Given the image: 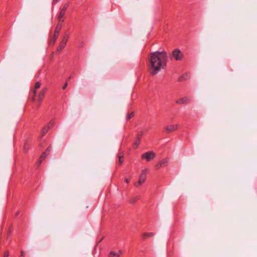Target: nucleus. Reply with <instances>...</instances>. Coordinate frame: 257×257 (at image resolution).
<instances>
[{
  "mask_svg": "<svg viewBox=\"0 0 257 257\" xmlns=\"http://www.w3.org/2000/svg\"><path fill=\"white\" fill-rule=\"evenodd\" d=\"M178 128V125L171 124L168 125L166 127L165 131L166 133H170L171 132H173Z\"/></svg>",
  "mask_w": 257,
  "mask_h": 257,
  "instance_id": "9d476101",
  "label": "nucleus"
},
{
  "mask_svg": "<svg viewBox=\"0 0 257 257\" xmlns=\"http://www.w3.org/2000/svg\"><path fill=\"white\" fill-rule=\"evenodd\" d=\"M121 251L119 250L118 252L111 251L109 254L108 257H120Z\"/></svg>",
  "mask_w": 257,
  "mask_h": 257,
  "instance_id": "2eb2a0df",
  "label": "nucleus"
},
{
  "mask_svg": "<svg viewBox=\"0 0 257 257\" xmlns=\"http://www.w3.org/2000/svg\"><path fill=\"white\" fill-rule=\"evenodd\" d=\"M9 255V251H6L4 253V257H8Z\"/></svg>",
  "mask_w": 257,
  "mask_h": 257,
  "instance_id": "bb28decb",
  "label": "nucleus"
},
{
  "mask_svg": "<svg viewBox=\"0 0 257 257\" xmlns=\"http://www.w3.org/2000/svg\"><path fill=\"white\" fill-rule=\"evenodd\" d=\"M83 45H84L83 42H82V43L80 44V45L79 46V47H83Z\"/></svg>",
  "mask_w": 257,
  "mask_h": 257,
  "instance_id": "7c9ffc66",
  "label": "nucleus"
},
{
  "mask_svg": "<svg viewBox=\"0 0 257 257\" xmlns=\"http://www.w3.org/2000/svg\"><path fill=\"white\" fill-rule=\"evenodd\" d=\"M148 172V170L147 169L142 170V173L140 176L138 182L134 183V185L136 187H139L140 186L142 185L145 182L147 178V174Z\"/></svg>",
  "mask_w": 257,
  "mask_h": 257,
  "instance_id": "f03ea898",
  "label": "nucleus"
},
{
  "mask_svg": "<svg viewBox=\"0 0 257 257\" xmlns=\"http://www.w3.org/2000/svg\"><path fill=\"white\" fill-rule=\"evenodd\" d=\"M65 13L63 12H61V11L60 12L58 16V23H60V24H63V23L64 21V17L65 15Z\"/></svg>",
  "mask_w": 257,
  "mask_h": 257,
  "instance_id": "4468645a",
  "label": "nucleus"
},
{
  "mask_svg": "<svg viewBox=\"0 0 257 257\" xmlns=\"http://www.w3.org/2000/svg\"><path fill=\"white\" fill-rule=\"evenodd\" d=\"M68 6H69V4L68 3H66L63 6L62 8L61 9L60 11L63 12H64L65 13V11L67 10V9L68 8Z\"/></svg>",
  "mask_w": 257,
  "mask_h": 257,
  "instance_id": "393cba45",
  "label": "nucleus"
},
{
  "mask_svg": "<svg viewBox=\"0 0 257 257\" xmlns=\"http://www.w3.org/2000/svg\"><path fill=\"white\" fill-rule=\"evenodd\" d=\"M172 57L176 61H181L183 58V54L180 49L176 48L172 51Z\"/></svg>",
  "mask_w": 257,
  "mask_h": 257,
  "instance_id": "7ed1b4c3",
  "label": "nucleus"
},
{
  "mask_svg": "<svg viewBox=\"0 0 257 257\" xmlns=\"http://www.w3.org/2000/svg\"><path fill=\"white\" fill-rule=\"evenodd\" d=\"M188 74H185L184 75H183L181 77H180L179 78V80L180 81H182L183 80L187 79L188 78Z\"/></svg>",
  "mask_w": 257,
  "mask_h": 257,
  "instance_id": "b1692460",
  "label": "nucleus"
},
{
  "mask_svg": "<svg viewBox=\"0 0 257 257\" xmlns=\"http://www.w3.org/2000/svg\"><path fill=\"white\" fill-rule=\"evenodd\" d=\"M51 147H49L47 148L45 152L41 154L39 160L38 162V166H39L41 164L43 160H44L46 158V157L49 154V153L51 152Z\"/></svg>",
  "mask_w": 257,
  "mask_h": 257,
  "instance_id": "423d86ee",
  "label": "nucleus"
},
{
  "mask_svg": "<svg viewBox=\"0 0 257 257\" xmlns=\"http://www.w3.org/2000/svg\"><path fill=\"white\" fill-rule=\"evenodd\" d=\"M140 142H141V139L136 137L135 141L134 142V145L136 146V149L139 147Z\"/></svg>",
  "mask_w": 257,
  "mask_h": 257,
  "instance_id": "5701e85b",
  "label": "nucleus"
},
{
  "mask_svg": "<svg viewBox=\"0 0 257 257\" xmlns=\"http://www.w3.org/2000/svg\"><path fill=\"white\" fill-rule=\"evenodd\" d=\"M117 157L119 159V163L120 164H121L123 162V153L122 152L119 151L118 153Z\"/></svg>",
  "mask_w": 257,
  "mask_h": 257,
  "instance_id": "a211bd4d",
  "label": "nucleus"
},
{
  "mask_svg": "<svg viewBox=\"0 0 257 257\" xmlns=\"http://www.w3.org/2000/svg\"><path fill=\"white\" fill-rule=\"evenodd\" d=\"M134 116V113L133 112L131 113H128V114L126 115V119L129 120L131 119L132 117H133Z\"/></svg>",
  "mask_w": 257,
  "mask_h": 257,
  "instance_id": "a878e982",
  "label": "nucleus"
},
{
  "mask_svg": "<svg viewBox=\"0 0 257 257\" xmlns=\"http://www.w3.org/2000/svg\"><path fill=\"white\" fill-rule=\"evenodd\" d=\"M47 91V88L44 87L42 89V90L39 93L38 101L39 104L43 101V100L45 97V93H46Z\"/></svg>",
  "mask_w": 257,
  "mask_h": 257,
  "instance_id": "6e6552de",
  "label": "nucleus"
},
{
  "mask_svg": "<svg viewBox=\"0 0 257 257\" xmlns=\"http://www.w3.org/2000/svg\"><path fill=\"white\" fill-rule=\"evenodd\" d=\"M141 198V196L140 195H138L136 196H134L130 198L129 200V203L131 204H135Z\"/></svg>",
  "mask_w": 257,
  "mask_h": 257,
  "instance_id": "dca6fc26",
  "label": "nucleus"
},
{
  "mask_svg": "<svg viewBox=\"0 0 257 257\" xmlns=\"http://www.w3.org/2000/svg\"><path fill=\"white\" fill-rule=\"evenodd\" d=\"M30 148V143L29 141H26L24 145V150L25 152H27Z\"/></svg>",
  "mask_w": 257,
  "mask_h": 257,
  "instance_id": "4be33fe9",
  "label": "nucleus"
},
{
  "mask_svg": "<svg viewBox=\"0 0 257 257\" xmlns=\"http://www.w3.org/2000/svg\"><path fill=\"white\" fill-rule=\"evenodd\" d=\"M148 129L145 128L143 130L141 131L140 132H139L136 137L140 139H141L142 137L144 135L145 133L148 131Z\"/></svg>",
  "mask_w": 257,
  "mask_h": 257,
  "instance_id": "aec40b11",
  "label": "nucleus"
},
{
  "mask_svg": "<svg viewBox=\"0 0 257 257\" xmlns=\"http://www.w3.org/2000/svg\"><path fill=\"white\" fill-rule=\"evenodd\" d=\"M124 181L127 184H128L130 182V180L128 178H125Z\"/></svg>",
  "mask_w": 257,
  "mask_h": 257,
  "instance_id": "c756f323",
  "label": "nucleus"
},
{
  "mask_svg": "<svg viewBox=\"0 0 257 257\" xmlns=\"http://www.w3.org/2000/svg\"><path fill=\"white\" fill-rule=\"evenodd\" d=\"M67 85H68V83H67V82H66V83L64 84V86H63L62 89H65L66 88V87L67 86Z\"/></svg>",
  "mask_w": 257,
  "mask_h": 257,
  "instance_id": "c85d7f7f",
  "label": "nucleus"
},
{
  "mask_svg": "<svg viewBox=\"0 0 257 257\" xmlns=\"http://www.w3.org/2000/svg\"><path fill=\"white\" fill-rule=\"evenodd\" d=\"M169 158H165L159 162H158L155 166V168L156 170H159L161 168L167 166L169 162Z\"/></svg>",
  "mask_w": 257,
  "mask_h": 257,
  "instance_id": "39448f33",
  "label": "nucleus"
},
{
  "mask_svg": "<svg viewBox=\"0 0 257 257\" xmlns=\"http://www.w3.org/2000/svg\"><path fill=\"white\" fill-rule=\"evenodd\" d=\"M66 45V43L61 41L59 45V46L57 48V51L58 52H61L62 51V50L65 47Z\"/></svg>",
  "mask_w": 257,
  "mask_h": 257,
  "instance_id": "f3484780",
  "label": "nucleus"
},
{
  "mask_svg": "<svg viewBox=\"0 0 257 257\" xmlns=\"http://www.w3.org/2000/svg\"><path fill=\"white\" fill-rule=\"evenodd\" d=\"M71 76H70V77L68 78V79H71Z\"/></svg>",
  "mask_w": 257,
  "mask_h": 257,
  "instance_id": "2f4dec72",
  "label": "nucleus"
},
{
  "mask_svg": "<svg viewBox=\"0 0 257 257\" xmlns=\"http://www.w3.org/2000/svg\"><path fill=\"white\" fill-rule=\"evenodd\" d=\"M168 61L167 53L163 51L151 53L150 58L149 72L152 75L157 74L161 69H164Z\"/></svg>",
  "mask_w": 257,
  "mask_h": 257,
  "instance_id": "f257e3e1",
  "label": "nucleus"
},
{
  "mask_svg": "<svg viewBox=\"0 0 257 257\" xmlns=\"http://www.w3.org/2000/svg\"><path fill=\"white\" fill-rule=\"evenodd\" d=\"M155 153L153 151H149L144 153L142 156V159H145L147 162H149L154 159L155 157Z\"/></svg>",
  "mask_w": 257,
  "mask_h": 257,
  "instance_id": "20e7f679",
  "label": "nucleus"
},
{
  "mask_svg": "<svg viewBox=\"0 0 257 257\" xmlns=\"http://www.w3.org/2000/svg\"><path fill=\"white\" fill-rule=\"evenodd\" d=\"M54 122L53 120H50L48 124L45 126L41 131V134L42 136H44L48 132L49 129L53 126Z\"/></svg>",
  "mask_w": 257,
  "mask_h": 257,
  "instance_id": "0eeeda50",
  "label": "nucleus"
},
{
  "mask_svg": "<svg viewBox=\"0 0 257 257\" xmlns=\"http://www.w3.org/2000/svg\"><path fill=\"white\" fill-rule=\"evenodd\" d=\"M40 86H41V83L39 82H37L35 83L34 88L33 90V96L32 97V99L34 101L36 100V94H37V89L39 88L40 87Z\"/></svg>",
  "mask_w": 257,
  "mask_h": 257,
  "instance_id": "9b49d317",
  "label": "nucleus"
},
{
  "mask_svg": "<svg viewBox=\"0 0 257 257\" xmlns=\"http://www.w3.org/2000/svg\"><path fill=\"white\" fill-rule=\"evenodd\" d=\"M62 27V24H60V23H58L55 32L54 34V36H55V37H58L59 35V33L61 30Z\"/></svg>",
  "mask_w": 257,
  "mask_h": 257,
  "instance_id": "f8f14e48",
  "label": "nucleus"
},
{
  "mask_svg": "<svg viewBox=\"0 0 257 257\" xmlns=\"http://www.w3.org/2000/svg\"><path fill=\"white\" fill-rule=\"evenodd\" d=\"M57 38L58 37H55V36H53V37L51 38L49 41V45H53L55 44Z\"/></svg>",
  "mask_w": 257,
  "mask_h": 257,
  "instance_id": "412c9836",
  "label": "nucleus"
},
{
  "mask_svg": "<svg viewBox=\"0 0 257 257\" xmlns=\"http://www.w3.org/2000/svg\"><path fill=\"white\" fill-rule=\"evenodd\" d=\"M155 235V233L153 232H144L142 235V238L143 240H146L149 237H152Z\"/></svg>",
  "mask_w": 257,
  "mask_h": 257,
  "instance_id": "ddd939ff",
  "label": "nucleus"
},
{
  "mask_svg": "<svg viewBox=\"0 0 257 257\" xmlns=\"http://www.w3.org/2000/svg\"><path fill=\"white\" fill-rule=\"evenodd\" d=\"M191 98L188 97H184L183 98H180L177 100L176 103L179 104H182L185 103H188L190 102Z\"/></svg>",
  "mask_w": 257,
  "mask_h": 257,
  "instance_id": "1a4fd4ad",
  "label": "nucleus"
},
{
  "mask_svg": "<svg viewBox=\"0 0 257 257\" xmlns=\"http://www.w3.org/2000/svg\"><path fill=\"white\" fill-rule=\"evenodd\" d=\"M26 255V253L24 251L21 250V256H25Z\"/></svg>",
  "mask_w": 257,
  "mask_h": 257,
  "instance_id": "cd10ccee",
  "label": "nucleus"
},
{
  "mask_svg": "<svg viewBox=\"0 0 257 257\" xmlns=\"http://www.w3.org/2000/svg\"><path fill=\"white\" fill-rule=\"evenodd\" d=\"M69 37V34L68 32H66L64 33V35L63 36V39L62 40V41L64 42V43L67 44V42L68 41V40Z\"/></svg>",
  "mask_w": 257,
  "mask_h": 257,
  "instance_id": "6ab92c4d",
  "label": "nucleus"
}]
</instances>
